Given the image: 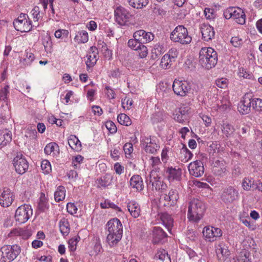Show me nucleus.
<instances>
[{"instance_id": "48", "label": "nucleus", "mask_w": 262, "mask_h": 262, "mask_svg": "<svg viewBox=\"0 0 262 262\" xmlns=\"http://www.w3.org/2000/svg\"><path fill=\"white\" fill-rule=\"evenodd\" d=\"M253 109L258 112H262V99L254 98L252 99Z\"/></svg>"}, {"instance_id": "38", "label": "nucleus", "mask_w": 262, "mask_h": 262, "mask_svg": "<svg viewBox=\"0 0 262 262\" xmlns=\"http://www.w3.org/2000/svg\"><path fill=\"white\" fill-rule=\"evenodd\" d=\"M65 188L63 186L58 187L57 190L54 193L55 200L56 202H59L63 200L66 195Z\"/></svg>"}, {"instance_id": "28", "label": "nucleus", "mask_w": 262, "mask_h": 262, "mask_svg": "<svg viewBox=\"0 0 262 262\" xmlns=\"http://www.w3.org/2000/svg\"><path fill=\"white\" fill-rule=\"evenodd\" d=\"M166 173H167V177L169 181L173 180H179L181 175V170L170 167L167 169Z\"/></svg>"}, {"instance_id": "53", "label": "nucleus", "mask_w": 262, "mask_h": 262, "mask_svg": "<svg viewBox=\"0 0 262 262\" xmlns=\"http://www.w3.org/2000/svg\"><path fill=\"white\" fill-rule=\"evenodd\" d=\"M169 196L168 194L163 193L160 195V202L163 203L164 206H171L170 201L169 200Z\"/></svg>"}, {"instance_id": "26", "label": "nucleus", "mask_w": 262, "mask_h": 262, "mask_svg": "<svg viewBox=\"0 0 262 262\" xmlns=\"http://www.w3.org/2000/svg\"><path fill=\"white\" fill-rule=\"evenodd\" d=\"M160 219L163 224L167 228V230L170 231L173 226V220L170 214L165 212L162 213L160 215Z\"/></svg>"}, {"instance_id": "41", "label": "nucleus", "mask_w": 262, "mask_h": 262, "mask_svg": "<svg viewBox=\"0 0 262 262\" xmlns=\"http://www.w3.org/2000/svg\"><path fill=\"white\" fill-rule=\"evenodd\" d=\"M118 122L123 125L129 126L132 124V121L129 117L125 114H120L117 117Z\"/></svg>"}, {"instance_id": "12", "label": "nucleus", "mask_w": 262, "mask_h": 262, "mask_svg": "<svg viewBox=\"0 0 262 262\" xmlns=\"http://www.w3.org/2000/svg\"><path fill=\"white\" fill-rule=\"evenodd\" d=\"M188 168L189 173L196 178L201 177L204 173V165L200 160L191 162Z\"/></svg>"}, {"instance_id": "58", "label": "nucleus", "mask_w": 262, "mask_h": 262, "mask_svg": "<svg viewBox=\"0 0 262 262\" xmlns=\"http://www.w3.org/2000/svg\"><path fill=\"white\" fill-rule=\"evenodd\" d=\"M105 126L111 133H115L117 132V127L115 124L111 121H107Z\"/></svg>"}, {"instance_id": "2", "label": "nucleus", "mask_w": 262, "mask_h": 262, "mask_svg": "<svg viewBox=\"0 0 262 262\" xmlns=\"http://www.w3.org/2000/svg\"><path fill=\"white\" fill-rule=\"evenodd\" d=\"M217 52L212 48H202L199 52V62L204 68L210 70L217 62Z\"/></svg>"}, {"instance_id": "43", "label": "nucleus", "mask_w": 262, "mask_h": 262, "mask_svg": "<svg viewBox=\"0 0 262 262\" xmlns=\"http://www.w3.org/2000/svg\"><path fill=\"white\" fill-rule=\"evenodd\" d=\"M1 138L3 137L4 140L1 142V145L2 146H6L8 143H9L12 140V134L10 131H6L0 134Z\"/></svg>"}, {"instance_id": "6", "label": "nucleus", "mask_w": 262, "mask_h": 262, "mask_svg": "<svg viewBox=\"0 0 262 262\" xmlns=\"http://www.w3.org/2000/svg\"><path fill=\"white\" fill-rule=\"evenodd\" d=\"M191 83L187 80L175 79L172 84L175 94L181 97L187 96L191 90Z\"/></svg>"}, {"instance_id": "24", "label": "nucleus", "mask_w": 262, "mask_h": 262, "mask_svg": "<svg viewBox=\"0 0 262 262\" xmlns=\"http://www.w3.org/2000/svg\"><path fill=\"white\" fill-rule=\"evenodd\" d=\"M42 45L45 50L48 53H51L52 49V42L50 35L48 33H43L41 34V38Z\"/></svg>"}, {"instance_id": "22", "label": "nucleus", "mask_w": 262, "mask_h": 262, "mask_svg": "<svg viewBox=\"0 0 262 262\" xmlns=\"http://www.w3.org/2000/svg\"><path fill=\"white\" fill-rule=\"evenodd\" d=\"M130 185L133 188H136L137 191H141L144 188L142 179L139 175H134L131 178Z\"/></svg>"}, {"instance_id": "11", "label": "nucleus", "mask_w": 262, "mask_h": 262, "mask_svg": "<svg viewBox=\"0 0 262 262\" xmlns=\"http://www.w3.org/2000/svg\"><path fill=\"white\" fill-rule=\"evenodd\" d=\"M13 165L16 171L23 174L28 169L29 164L27 160L23 155H17L13 159Z\"/></svg>"}, {"instance_id": "17", "label": "nucleus", "mask_w": 262, "mask_h": 262, "mask_svg": "<svg viewBox=\"0 0 262 262\" xmlns=\"http://www.w3.org/2000/svg\"><path fill=\"white\" fill-rule=\"evenodd\" d=\"M153 243L155 244L164 243L167 237V234L160 227H155L152 231Z\"/></svg>"}, {"instance_id": "8", "label": "nucleus", "mask_w": 262, "mask_h": 262, "mask_svg": "<svg viewBox=\"0 0 262 262\" xmlns=\"http://www.w3.org/2000/svg\"><path fill=\"white\" fill-rule=\"evenodd\" d=\"M116 21L120 26H125L130 20L132 15L125 8L118 7L114 11Z\"/></svg>"}, {"instance_id": "5", "label": "nucleus", "mask_w": 262, "mask_h": 262, "mask_svg": "<svg viewBox=\"0 0 262 262\" xmlns=\"http://www.w3.org/2000/svg\"><path fill=\"white\" fill-rule=\"evenodd\" d=\"M170 37L171 40L183 45L188 44L192 40L191 37L188 35L187 29L183 26H177L171 33Z\"/></svg>"}, {"instance_id": "18", "label": "nucleus", "mask_w": 262, "mask_h": 262, "mask_svg": "<svg viewBox=\"0 0 262 262\" xmlns=\"http://www.w3.org/2000/svg\"><path fill=\"white\" fill-rule=\"evenodd\" d=\"M252 99L245 95L238 105V111L242 114H247L251 110Z\"/></svg>"}, {"instance_id": "13", "label": "nucleus", "mask_w": 262, "mask_h": 262, "mask_svg": "<svg viewBox=\"0 0 262 262\" xmlns=\"http://www.w3.org/2000/svg\"><path fill=\"white\" fill-rule=\"evenodd\" d=\"M14 198L13 192L9 188L5 187L0 195V205L3 207H8L12 204Z\"/></svg>"}, {"instance_id": "64", "label": "nucleus", "mask_w": 262, "mask_h": 262, "mask_svg": "<svg viewBox=\"0 0 262 262\" xmlns=\"http://www.w3.org/2000/svg\"><path fill=\"white\" fill-rule=\"evenodd\" d=\"M166 54H169L171 59L174 61L176 58H177L178 56V52L176 49L172 48Z\"/></svg>"}, {"instance_id": "16", "label": "nucleus", "mask_w": 262, "mask_h": 262, "mask_svg": "<svg viewBox=\"0 0 262 262\" xmlns=\"http://www.w3.org/2000/svg\"><path fill=\"white\" fill-rule=\"evenodd\" d=\"M216 253L219 260L221 261H225L230 255L228 247L223 243H220L216 247Z\"/></svg>"}, {"instance_id": "23", "label": "nucleus", "mask_w": 262, "mask_h": 262, "mask_svg": "<svg viewBox=\"0 0 262 262\" xmlns=\"http://www.w3.org/2000/svg\"><path fill=\"white\" fill-rule=\"evenodd\" d=\"M127 207L128 211L133 217L137 218L140 215L141 209L140 206L138 203L133 201L130 202Z\"/></svg>"}, {"instance_id": "63", "label": "nucleus", "mask_w": 262, "mask_h": 262, "mask_svg": "<svg viewBox=\"0 0 262 262\" xmlns=\"http://www.w3.org/2000/svg\"><path fill=\"white\" fill-rule=\"evenodd\" d=\"M123 149L126 154H130L133 151V146L132 143H126L123 146Z\"/></svg>"}, {"instance_id": "34", "label": "nucleus", "mask_w": 262, "mask_h": 262, "mask_svg": "<svg viewBox=\"0 0 262 262\" xmlns=\"http://www.w3.org/2000/svg\"><path fill=\"white\" fill-rule=\"evenodd\" d=\"M49 207L48 200L45 196V193H41L39 198V202L38 203V209L41 212H44Z\"/></svg>"}, {"instance_id": "47", "label": "nucleus", "mask_w": 262, "mask_h": 262, "mask_svg": "<svg viewBox=\"0 0 262 262\" xmlns=\"http://www.w3.org/2000/svg\"><path fill=\"white\" fill-rule=\"evenodd\" d=\"M165 51L164 46L160 43H157L155 45L154 49L152 50V54H155V58L157 57L161 53Z\"/></svg>"}, {"instance_id": "50", "label": "nucleus", "mask_w": 262, "mask_h": 262, "mask_svg": "<svg viewBox=\"0 0 262 262\" xmlns=\"http://www.w3.org/2000/svg\"><path fill=\"white\" fill-rule=\"evenodd\" d=\"M136 51L138 52L140 57L142 58L146 57L148 54L147 47L142 43H141V47L138 48Z\"/></svg>"}, {"instance_id": "21", "label": "nucleus", "mask_w": 262, "mask_h": 262, "mask_svg": "<svg viewBox=\"0 0 262 262\" xmlns=\"http://www.w3.org/2000/svg\"><path fill=\"white\" fill-rule=\"evenodd\" d=\"M233 13H232V18L235 19L237 23L239 24H244L245 23L246 15L244 11L242 9L239 8H234L233 7Z\"/></svg>"}, {"instance_id": "57", "label": "nucleus", "mask_w": 262, "mask_h": 262, "mask_svg": "<svg viewBox=\"0 0 262 262\" xmlns=\"http://www.w3.org/2000/svg\"><path fill=\"white\" fill-rule=\"evenodd\" d=\"M230 42L235 47H239L243 43V40L238 36H234L232 37Z\"/></svg>"}, {"instance_id": "56", "label": "nucleus", "mask_w": 262, "mask_h": 262, "mask_svg": "<svg viewBox=\"0 0 262 262\" xmlns=\"http://www.w3.org/2000/svg\"><path fill=\"white\" fill-rule=\"evenodd\" d=\"M67 211L71 214H76L77 211V208L74 203H68L67 205Z\"/></svg>"}, {"instance_id": "60", "label": "nucleus", "mask_w": 262, "mask_h": 262, "mask_svg": "<svg viewBox=\"0 0 262 262\" xmlns=\"http://www.w3.org/2000/svg\"><path fill=\"white\" fill-rule=\"evenodd\" d=\"M41 167L45 172H49L51 170V164L47 160H44L41 162Z\"/></svg>"}, {"instance_id": "25", "label": "nucleus", "mask_w": 262, "mask_h": 262, "mask_svg": "<svg viewBox=\"0 0 262 262\" xmlns=\"http://www.w3.org/2000/svg\"><path fill=\"white\" fill-rule=\"evenodd\" d=\"M45 153L47 155L52 154L53 156H56L59 154V148L57 144L55 142H51L48 144L45 149Z\"/></svg>"}, {"instance_id": "35", "label": "nucleus", "mask_w": 262, "mask_h": 262, "mask_svg": "<svg viewBox=\"0 0 262 262\" xmlns=\"http://www.w3.org/2000/svg\"><path fill=\"white\" fill-rule=\"evenodd\" d=\"M89 36L86 31H79L74 38V40L78 43H85L88 41Z\"/></svg>"}, {"instance_id": "30", "label": "nucleus", "mask_w": 262, "mask_h": 262, "mask_svg": "<svg viewBox=\"0 0 262 262\" xmlns=\"http://www.w3.org/2000/svg\"><path fill=\"white\" fill-rule=\"evenodd\" d=\"M156 262H171L168 253L165 250H159L155 256Z\"/></svg>"}, {"instance_id": "4", "label": "nucleus", "mask_w": 262, "mask_h": 262, "mask_svg": "<svg viewBox=\"0 0 262 262\" xmlns=\"http://www.w3.org/2000/svg\"><path fill=\"white\" fill-rule=\"evenodd\" d=\"M21 249L17 245H5L0 249V262H11L20 254Z\"/></svg>"}, {"instance_id": "39", "label": "nucleus", "mask_w": 262, "mask_h": 262, "mask_svg": "<svg viewBox=\"0 0 262 262\" xmlns=\"http://www.w3.org/2000/svg\"><path fill=\"white\" fill-rule=\"evenodd\" d=\"M129 5L137 9H141L148 3V0H128Z\"/></svg>"}, {"instance_id": "42", "label": "nucleus", "mask_w": 262, "mask_h": 262, "mask_svg": "<svg viewBox=\"0 0 262 262\" xmlns=\"http://www.w3.org/2000/svg\"><path fill=\"white\" fill-rule=\"evenodd\" d=\"M238 260L239 262H251L250 252L246 250L241 251L238 256Z\"/></svg>"}, {"instance_id": "44", "label": "nucleus", "mask_w": 262, "mask_h": 262, "mask_svg": "<svg viewBox=\"0 0 262 262\" xmlns=\"http://www.w3.org/2000/svg\"><path fill=\"white\" fill-rule=\"evenodd\" d=\"M222 130L223 133L228 137L233 133L234 128L229 123H224Z\"/></svg>"}, {"instance_id": "7", "label": "nucleus", "mask_w": 262, "mask_h": 262, "mask_svg": "<svg viewBox=\"0 0 262 262\" xmlns=\"http://www.w3.org/2000/svg\"><path fill=\"white\" fill-rule=\"evenodd\" d=\"M33 214V210L29 205L24 204L18 207L15 211V219L20 224L26 223Z\"/></svg>"}, {"instance_id": "29", "label": "nucleus", "mask_w": 262, "mask_h": 262, "mask_svg": "<svg viewBox=\"0 0 262 262\" xmlns=\"http://www.w3.org/2000/svg\"><path fill=\"white\" fill-rule=\"evenodd\" d=\"M91 50L92 51L93 55H90L88 56L86 64L88 68H90L95 66L97 62L96 54H97V49L95 47H92Z\"/></svg>"}, {"instance_id": "45", "label": "nucleus", "mask_w": 262, "mask_h": 262, "mask_svg": "<svg viewBox=\"0 0 262 262\" xmlns=\"http://www.w3.org/2000/svg\"><path fill=\"white\" fill-rule=\"evenodd\" d=\"M213 227H205L203 231L204 236L208 239L209 241H214V239L212 237Z\"/></svg>"}, {"instance_id": "46", "label": "nucleus", "mask_w": 262, "mask_h": 262, "mask_svg": "<svg viewBox=\"0 0 262 262\" xmlns=\"http://www.w3.org/2000/svg\"><path fill=\"white\" fill-rule=\"evenodd\" d=\"M181 152V154H184V158L183 160L185 162L191 159L193 157V154L186 147L185 145H183Z\"/></svg>"}, {"instance_id": "33", "label": "nucleus", "mask_w": 262, "mask_h": 262, "mask_svg": "<svg viewBox=\"0 0 262 262\" xmlns=\"http://www.w3.org/2000/svg\"><path fill=\"white\" fill-rule=\"evenodd\" d=\"M59 229L63 236H67L70 232V228L69 222L64 218L61 219L59 222Z\"/></svg>"}, {"instance_id": "49", "label": "nucleus", "mask_w": 262, "mask_h": 262, "mask_svg": "<svg viewBox=\"0 0 262 262\" xmlns=\"http://www.w3.org/2000/svg\"><path fill=\"white\" fill-rule=\"evenodd\" d=\"M26 136L28 138L34 139L36 137L37 132L34 126H29L26 131Z\"/></svg>"}, {"instance_id": "36", "label": "nucleus", "mask_w": 262, "mask_h": 262, "mask_svg": "<svg viewBox=\"0 0 262 262\" xmlns=\"http://www.w3.org/2000/svg\"><path fill=\"white\" fill-rule=\"evenodd\" d=\"M188 115L186 112L184 111V113L182 114V110L180 109L179 111H176L173 114L174 119L179 123H183L187 121L188 119Z\"/></svg>"}, {"instance_id": "31", "label": "nucleus", "mask_w": 262, "mask_h": 262, "mask_svg": "<svg viewBox=\"0 0 262 262\" xmlns=\"http://www.w3.org/2000/svg\"><path fill=\"white\" fill-rule=\"evenodd\" d=\"M68 144L70 147L75 150H79L81 147V142L75 135H71L68 139Z\"/></svg>"}, {"instance_id": "19", "label": "nucleus", "mask_w": 262, "mask_h": 262, "mask_svg": "<svg viewBox=\"0 0 262 262\" xmlns=\"http://www.w3.org/2000/svg\"><path fill=\"white\" fill-rule=\"evenodd\" d=\"M13 25L15 29L21 32H28L32 29L31 21L30 20H14Z\"/></svg>"}, {"instance_id": "9", "label": "nucleus", "mask_w": 262, "mask_h": 262, "mask_svg": "<svg viewBox=\"0 0 262 262\" xmlns=\"http://www.w3.org/2000/svg\"><path fill=\"white\" fill-rule=\"evenodd\" d=\"M238 191L230 186L224 189L221 195L222 200L226 204L232 203L238 199Z\"/></svg>"}, {"instance_id": "55", "label": "nucleus", "mask_w": 262, "mask_h": 262, "mask_svg": "<svg viewBox=\"0 0 262 262\" xmlns=\"http://www.w3.org/2000/svg\"><path fill=\"white\" fill-rule=\"evenodd\" d=\"M169 193L172 198V204L176 205L179 199L178 191L176 189H171L169 191Z\"/></svg>"}, {"instance_id": "51", "label": "nucleus", "mask_w": 262, "mask_h": 262, "mask_svg": "<svg viewBox=\"0 0 262 262\" xmlns=\"http://www.w3.org/2000/svg\"><path fill=\"white\" fill-rule=\"evenodd\" d=\"M128 46L134 50H136L141 46L140 41H138L136 39H130L128 41Z\"/></svg>"}, {"instance_id": "40", "label": "nucleus", "mask_w": 262, "mask_h": 262, "mask_svg": "<svg viewBox=\"0 0 262 262\" xmlns=\"http://www.w3.org/2000/svg\"><path fill=\"white\" fill-rule=\"evenodd\" d=\"M242 187L244 190L249 191L251 188H254V181L252 178H245L242 181Z\"/></svg>"}, {"instance_id": "59", "label": "nucleus", "mask_w": 262, "mask_h": 262, "mask_svg": "<svg viewBox=\"0 0 262 262\" xmlns=\"http://www.w3.org/2000/svg\"><path fill=\"white\" fill-rule=\"evenodd\" d=\"M32 14L35 21H38L40 17V10L38 6H35L31 11Z\"/></svg>"}, {"instance_id": "1", "label": "nucleus", "mask_w": 262, "mask_h": 262, "mask_svg": "<svg viewBox=\"0 0 262 262\" xmlns=\"http://www.w3.org/2000/svg\"><path fill=\"white\" fill-rule=\"evenodd\" d=\"M108 234L106 242L111 247L116 246L122 237L123 227L117 218L110 220L107 223Z\"/></svg>"}, {"instance_id": "61", "label": "nucleus", "mask_w": 262, "mask_h": 262, "mask_svg": "<svg viewBox=\"0 0 262 262\" xmlns=\"http://www.w3.org/2000/svg\"><path fill=\"white\" fill-rule=\"evenodd\" d=\"M215 83L217 87L220 88H225L227 86V80L226 79L221 78L218 79L215 81Z\"/></svg>"}, {"instance_id": "14", "label": "nucleus", "mask_w": 262, "mask_h": 262, "mask_svg": "<svg viewBox=\"0 0 262 262\" xmlns=\"http://www.w3.org/2000/svg\"><path fill=\"white\" fill-rule=\"evenodd\" d=\"M156 174V171L151 172L149 177V181L147 185L151 184L152 189L153 190L155 189L156 190L163 191L166 189L167 185L160 180V178L158 177L157 174L155 176Z\"/></svg>"}, {"instance_id": "27", "label": "nucleus", "mask_w": 262, "mask_h": 262, "mask_svg": "<svg viewBox=\"0 0 262 262\" xmlns=\"http://www.w3.org/2000/svg\"><path fill=\"white\" fill-rule=\"evenodd\" d=\"M225 171L226 168L223 163H221L219 160L215 161L212 168V172L213 174L218 176H223Z\"/></svg>"}, {"instance_id": "52", "label": "nucleus", "mask_w": 262, "mask_h": 262, "mask_svg": "<svg viewBox=\"0 0 262 262\" xmlns=\"http://www.w3.org/2000/svg\"><path fill=\"white\" fill-rule=\"evenodd\" d=\"M169 196L168 194L163 193L160 195V202L163 203L164 206H171L170 201L169 200Z\"/></svg>"}, {"instance_id": "37", "label": "nucleus", "mask_w": 262, "mask_h": 262, "mask_svg": "<svg viewBox=\"0 0 262 262\" xmlns=\"http://www.w3.org/2000/svg\"><path fill=\"white\" fill-rule=\"evenodd\" d=\"M174 62L169 54H165L162 58L160 66L163 69H169L171 66L172 62Z\"/></svg>"}, {"instance_id": "20", "label": "nucleus", "mask_w": 262, "mask_h": 262, "mask_svg": "<svg viewBox=\"0 0 262 262\" xmlns=\"http://www.w3.org/2000/svg\"><path fill=\"white\" fill-rule=\"evenodd\" d=\"M201 31L202 35V38L205 41L211 40L214 36V29L210 25L208 24L202 25L201 28Z\"/></svg>"}, {"instance_id": "15", "label": "nucleus", "mask_w": 262, "mask_h": 262, "mask_svg": "<svg viewBox=\"0 0 262 262\" xmlns=\"http://www.w3.org/2000/svg\"><path fill=\"white\" fill-rule=\"evenodd\" d=\"M133 37L140 41V43L144 44L152 41L154 38V35L151 32L139 30L134 33Z\"/></svg>"}, {"instance_id": "54", "label": "nucleus", "mask_w": 262, "mask_h": 262, "mask_svg": "<svg viewBox=\"0 0 262 262\" xmlns=\"http://www.w3.org/2000/svg\"><path fill=\"white\" fill-rule=\"evenodd\" d=\"M9 85H7L0 91V100L6 101L7 99V95L9 94Z\"/></svg>"}, {"instance_id": "62", "label": "nucleus", "mask_w": 262, "mask_h": 262, "mask_svg": "<svg viewBox=\"0 0 262 262\" xmlns=\"http://www.w3.org/2000/svg\"><path fill=\"white\" fill-rule=\"evenodd\" d=\"M212 237L214 240L216 237H221L222 235V231L219 228L213 227Z\"/></svg>"}, {"instance_id": "32", "label": "nucleus", "mask_w": 262, "mask_h": 262, "mask_svg": "<svg viewBox=\"0 0 262 262\" xmlns=\"http://www.w3.org/2000/svg\"><path fill=\"white\" fill-rule=\"evenodd\" d=\"M112 180L113 177L110 174H105L98 180V186L106 187L111 185Z\"/></svg>"}, {"instance_id": "10", "label": "nucleus", "mask_w": 262, "mask_h": 262, "mask_svg": "<svg viewBox=\"0 0 262 262\" xmlns=\"http://www.w3.org/2000/svg\"><path fill=\"white\" fill-rule=\"evenodd\" d=\"M141 142L147 153L155 154L159 149L160 146L157 143V139L156 138H151L150 137L149 138L144 137L141 140Z\"/></svg>"}, {"instance_id": "3", "label": "nucleus", "mask_w": 262, "mask_h": 262, "mask_svg": "<svg viewBox=\"0 0 262 262\" xmlns=\"http://www.w3.org/2000/svg\"><path fill=\"white\" fill-rule=\"evenodd\" d=\"M206 206L203 202L197 199H193L189 202L188 218L190 221L198 222L202 218Z\"/></svg>"}]
</instances>
